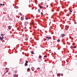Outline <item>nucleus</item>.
Returning <instances> with one entry per match:
<instances>
[{
  "label": "nucleus",
  "mask_w": 77,
  "mask_h": 77,
  "mask_svg": "<svg viewBox=\"0 0 77 77\" xmlns=\"http://www.w3.org/2000/svg\"><path fill=\"white\" fill-rule=\"evenodd\" d=\"M66 16H68V15H67Z\"/></svg>",
  "instance_id": "55"
},
{
  "label": "nucleus",
  "mask_w": 77,
  "mask_h": 77,
  "mask_svg": "<svg viewBox=\"0 0 77 77\" xmlns=\"http://www.w3.org/2000/svg\"><path fill=\"white\" fill-rule=\"evenodd\" d=\"M4 35H5V34H4Z\"/></svg>",
  "instance_id": "50"
},
{
  "label": "nucleus",
  "mask_w": 77,
  "mask_h": 77,
  "mask_svg": "<svg viewBox=\"0 0 77 77\" xmlns=\"http://www.w3.org/2000/svg\"><path fill=\"white\" fill-rule=\"evenodd\" d=\"M37 69H40V68H39V67H38V68H37Z\"/></svg>",
  "instance_id": "19"
},
{
  "label": "nucleus",
  "mask_w": 77,
  "mask_h": 77,
  "mask_svg": "<svg viewBox=\"0 0 77 77\" xmlns=\"http://www.w3.org/2000/svg\"><path fill=\"white\" fill-rule=\"evenodd\" d=\"M41 56L40 55H39V59H41Z\"/></svg>",
  "instance_id": "15"
},
{
  "label": "nucleus",
  "mask_w": 77,
  "mask_h": 77,
  "mask_svg": "<svg viewBox=\"0 0 77 77\" xmlns=\"http://www.w3.org/2000/svg\"><path fill=\"white\" fill-rule=\"evenodd\" d=\"M44 40H45V41H46V40H47V39L46 38H45L44 39Z\"/></svg>",
  "instance_id": "24"
},
{
  "label": "nucleus",
  "mask_w": 77,
  "mask_h": 77,
  "mask_svg": "<svg viewBox=\"0 0 77 77\" xmlns=\"http://www.w3.org/2000/svg\"><path fill=\"white\" fill-rule=\"evenodd\" d=\"M14 77H17V75L16 74H15L14 75Z\"/></svg>",
  "instance_id": "12"
},
{
  "label": "nucleus",
  "mask_w": 77,
  "mask_h": 77,
  "mask_svg": "<svg viewBox=\"0 0 77 77\" xmlns=\"http://www.w3.org/2000/svg\"><path fill=\"white\" fill-rule=\"evenodd\" d=\"M74 48H76V46H75L74 47Z\"/></svg>",
  "instance_id": "25"
},
{
  "label": "nucleus",
  "mask_w": 77,
  "mask_h": 77,
  "mask_svg": "<svg viewBox=\"0 0 77 77\" xmlns=\"http://www.w3.org/2000/svg\"><path fill=\"white\" fill-rule=\"evenodd\" d=\"M46 7H47V8H48V5H47L46 6Z\"/></svg>",
  "instance_id": "31"
},
{
  "label": "nucleus",
  "mask_w": 77,
  "mask_h": 77,
  "mask_svg": "<svg viewBox=\"0 0 77 77\" xmlns=\"http://www.w3.org/2000/svg\"><path fill=\"white\" fill-rule=\"evenodd\" d=\"M46 39H51V38L50 37H46Z\"/></svg>",
  "instance_id": "2"
},
{
  "label": "nucleus",
  "mask_w": 77,
  "mask_h": 77,
  "mask_svg": "<svg viewBox=\"0 0 77 77\" xmlns=\"http://www.w3.org/2000/svg\"><path fill=\"white\" fill-rule=\"evenodd\" d=\"M15 73H17V70H16L15 71Z\"/></svg>",
  "instance_id": "16"
},
{
  "label": "nucleus",
  "mask_w": 77,
  "mask_h": 77,
  "mask_svg": "<svg viewBox=\"0 0 77 77\" xmlns=\"http://www.w3.org/2000/svg\"><path fill=\"white\" fill-rule=\"evenodd\" d=\"M8 17H9V15H8Z\"/></svg>",
  "instance_id": "42"
},
{
  "label": "nucleus",
  "mask_w": 77,
  "mask_h": 77,
  "mask_svg": "<svg viewBox=\"0 0 77 77\" xmlns=\"http://www.w3.org/2000/svg\"><path fill=\"white\" fill-rule=\"evenodd\" d=\"M28 40V38H27V39H26V41H27Z\"/></svg>",
  "instance_id": "33"
},
{
  "label": "nucleus",
  "mask_w": 77,
  "mask_h": 77,
  "mask_svg": "<svg viewBox=\"0 0 77 77\" xmlns=\"http://www.w3.org/2000/svg\"><path fill=\"white\" fill-rule=\"evenodd\" d=\"M1 36H4V35L3 34H2L1 35Z\"/></svg>",
  "instance_id": "21"
},
{
  "label": "nucleus",
  "mask_w": 77,
  "mask_h": 77,
  "mask_svg": "<svg viewBox=\"0 0 77 77\" xmlns=\"http://www.w3.org/2000/svg\"><path fill=\"white\" fill-rule=\"evenodd\" d=\"M38 11H39V9H38Z\"/></svg>",
  "instance_id": "49"
},
{
  "label": "nucleus",
  "mask_w": 77,
  "mask_h": 77,
  "mask_svg": "<svg viewBox=\"0 0 77 77\" xmlns=\"http://www.w3.org/2000/svg\"><path fill=\"white\" fill-rule=\"evenodd\" d=\"M61 36H62V37H64V36H65V34H62L61 35Z\"/></svg>",
  "instance_id": "5"
},
{
  "label": "nucleus",
  "mask_w": 77,
  "mask_h": 77,
  "mask_svg": "<svg viewBox=\"0 0 77 77\" xmlns=\"http://www.w3.org/2000/svg\"><path fill=\"white\" fill-rule=\"evenodd\" d=\"M5 4H3V6H5Z\"/></svg>",
  "instance_id": "39"
},
{
  "label": "nucleus",
  "mask_w": 77,
  "mask_h": 77,
  "mask_svg": "<svg viewBox=\"0 0 77 77\" xmlns=\"http://www.w3.org/2000/svg\"><path fill=\"white\" fill-rule=\"evenodd\" d=\"M47 57V56H44V57Z\"/></svg>",
  "instance_id": "29"
},
{
  "label": "nucleus",
  "mask_w": 77,
  "mask_h": 77,
  "mask_svg": "<svg viewBox=\"0 0 77 77\" xmlns=\"http://www.w3.org/2000/svg\"><path fill=\"white\" fill-rule=\"evenodd\" d=\"M26 63H29V62H28V61H26Z\"/></svg>",
  "instance_id": "18"
},
{
  "label": "nucleus",
  "mask_w": 77,
  "mask_h": 77,
  "mask_svg": "<svg viewBox=\"0 0 77 77\" xmlns=\"http://www.w3.org/2000/svg\"><path fill=\"white\" fill-rule=\"evenodd\" d=\"M54 53L55 54H56V53L55 52H54Z\"/></svg>",
  "instance_id": "28"
},
{
  "label": "nucleus",
  "mask_w": 77,
  "mask_h": 77,
  "mask_svg": "<svg viewBox=\"0 0 77 77\" xmlns=\"http://www.w3.org/2000/svg\"><path fill=\"white\" fill-rule=\"evenodd\" d=\"M0 39L1 41H2V40H3V38H2V37H0Z\"/></svg>",
  "instance_id": "8"
},
{
  "label": "nucleus",
  "mask_w": 77,
  "mask_h": 77,
  "mask_svg": "<svg viewBox=\"0 0 77 77\" xmlns=\"http://www.w3.org/2000/svg\"><path fill=\"white\" fill-rule=\"evenodd\" d=\"M31 69H32V68H31Z\"/></svg>",
  "instance_id": "53"
},
{
  "label": "nucleus",
  "mask_w": 77,
  "mask_h": 77,
  "mask_svg": "<svg viewBox=\"0 0 77 77\" xmlns=\"http://www.w3.org/2000/svg\"><path fill=\"white\" fill-rule=\"evenodd\" d=\"M31 54H35V53H34V52H33V51L31 52Z\"/></svg>",
  "instance_id": "13"
},
{
  "label": "nucleus",
  "mask_w": 77,
  "mask_h": 77,
  "mask_svg": "<svg viewBox=\"0 0 77 77\" xmlns=\"http://www.w3.org/2000/svg\"><path fill=\"white\" fill-rule=\"evenodd\" d=\"M24 20V19H21V21H23V20Z\"/></svg>",
  "instance_id": "30"
},
{
  "label": "nucleus",
  "mask_w": 77,
  "mask_h": 77,
  "mask_svg": "<svg viewBox=\"0 0 77 77\" xmlns=\"http://www.w3.org/2000/svg\"><path fill=\"white\" fill-rule=\"evenodd\" d=\"M39 12H40L41 11H38Z\"/></svg>",
  "instance_id": "46"
},
{
  "label": "nucleus",
  "mask_w": 77,
  "mask_h": 77,
  "mask_svg": "<svg viewBox=\"0 0 77 77\" xmlns=\"http://www.w3.org/2000/svg\"><path fill=\"white\" fill-rule=\"evenodd\" d=\"M21 27H23V25H21Z\"/></svg>",
  "instance_id": "48"
},
{
  "label": "nucleus",
  "mask_w": 77,
  "mask_h": 77,
  "mask_svg": "<svg viewBox=\"0 0 77 77\" xmlns=\"http://www.w3.org/2000/svg\"><path fill=\"white\" fill-rule=\"evenodd\" d=\"M2 38L3 39V38H4V37H3V36H2Z\"/></svg>",
  "instance_id": "38"
},
{
  "label": "nucleus",
  "mask_w": 77,
  "mask_h": 77,
  "mask_svg": "<svg viewBox=\"0 0 77 77\" xmlns=\"http://www.w3.org/2000/svg\"><path fill=\"white\" fill-rule=\"evenodd\" d=\"M27 71H30V68H28L27 69Z\"/></svg>",
  "instance_id": "9"
},
{
  "label": "nucleus",
  "mask_w": 77,
  "mask_h": 77,
  "mask_svg": "<svg viewBox=\"0 0 77 77\" xmlns=\"http://www.w3.org/2000/svg\"><path fill=\"white\" fill-rule=\"evenodd\" d=\"M58 50H60V48H58Z\"/></svg>",
  "instance_id": "45"
},
{
  "label": "nucleus",
  "mask_w": 77,
  "mask_h": 77,
  "mask_svg": "<svg viewBox=\"0 0 77 77\" xmlns=\"http://www.w3.org/2000/svg\"><path fill=\"white\" fill-rule=\"evenodd\" d=\"M26 20H28V18L27 17H26Z\"/></svg>",
  "instance_id": "27"
},
{
  "label": "nucleus",
  "mask_w": 77,
  "mask_h": 77,
  "mask_svg": "<svg viewBox=\"0 0 77 77\" xmlns=\"http://www.w3.org/2000/svg\"><path fill=\"white\" fill-rule=\"evenodd\" d=\"M14 8H17V6H14Z\"/></svg>",
  "instance_id": "32"
},
{
  "label": "nucleus",
  "mask_w": 77,
  "mask_h": 77,
  "mask_svg": "<svg viewBox=\"0 0 77 77\" xmlns=\"http://www.w3.org/2000/svg\"><path fill=\"white\" fill-rule=\"evenodd\" d=\"M7 69H8V68H6L5 69L6 70H7Z\"/></svg>",
  "instance_id": "37"
},
{
  "label": "nucleus",
  "mask_w": 77,
  "mask_h": 77,
  "mask_svg": "<svg viewBox=\"0 0 77 77\" xmlns=\"http://www.w3.org/2000/svg\"><path fill=\"white\" fill-rule=\"evenodd\" d=\"M30 28H31L30 27H29V29H30Z\"/></svg>",
  "instance_id": "51"
},
{
  "label": "nucleus",
  "mask_w": 77,
  "mask_h": 77,
  "mask_svg": "<svg viewBox=\"0 0 77 77\" xmlns=\"http://www.w3.org/2000/svg\"><path fill=\"white\" fill-rule=\"evenodd\" d=\"M32 70V71H34V70L33 69Z\"/></svg>",
  "instance_id": "41"
},
{
  "label": "nucleus",
  "mask_w": 77,
  "mask_h": 77,
  "mask_svg": "<svg viewBox=\"0 0 77 77\" xmlns=\"http://www.w3.org/2000/svg\"><path fill=\"white\" fill-rule=\"evenodd\" d=\"M60 39H58L57 40V42H60Z\"/></svg>",
  "instance_id": "7"
},
{
  "label": "nucleus",
  "mask_w": 77,
  "mask_h": 77,
  "mask_svg": "<svg viewBox=\"0 0 77 77\" xmlns=\"http://www.w3.org/2000/svg\"><path fill=\"white\" fill-rule=\"evenodd\" d=\"M0 5H1V6H2V5H3V4H0Z\"/></svg>",
  "instance_id": "26"
},
{
  "label": "nucleus",
  "mask_w": 77,
  "mask_h": 77,
  "mask_svg": "<svg viewBox=\"0 0 77 77\" xmlns=\"http://www.w3.org/2000/svg\"><path fill=\"white\" fill-rule=\"evenodd\" d=\"M51 6H53L52 5H51Z\"/></svg>",
  "instance_id": "40"
},
{
  "label": "nucleus",
  "mask_w": 77,
  "mask_h": 77,
  "mask_svg": "<svg viewBox=\"0 0 77 77\" xmlns=\"http://www.w3.org/2000/svg\"><path fill=\"white\" fill-rule=\"evenodd\" d=\"M27 23H28V24L29 23H28L27 22H25V24H24L25 26H27Z\"/></svg>",
  "instance_id": "1"
},
{
  "label": "nucleus",
  "mask_w": 77,
  "mask_h": 77,
  "mask_svg": "<svg viewBox=\"0 0 77 77\" xmlns=\"http://www.w3.org/2000/svg\"><path fill=\"white\" fill-rule=\"evenodd\" d=\"M41 14L42 15H43V13H42V12H41Z\"/></svg>",
  "instance_id": "20"
},
{
  "label": "nucleus",
  "mask_w": 77,
  "mask_h": 77,
  "mask_svg": "<svg viewBox=\"0 0 77 77\" xmlns=\"http://www.w3.org/2000/svg\"><path fill=\"white\" fill-rule=\"evenodd\" d=\"M20 15H21V16L23 15V14H21V13H20Z\"/></svg>",
  "instance_id": "14"
},
{
  "label": "nucleus",
  "mask_w": 77,
  "mask_h": 77,
  "mask_svg": "<svg viewBox=\"0 0 77 77\" xmlns=\"http://www.w3.org/2000/svg\"><path fill=\"white\" fill-rule=\"evenodd\" d=\"M69 26H67V28H69Z\"/></svg>",
  "instance_id": "35"
},
{
  "label": "nucleus",
  "mask_w": 77,
  "mask_h": 77,
  "mask_svg": "<svg viewBox=\"0 0 77 77\" xmlns=\"http://www.w3.org/2000/svg\"><path fill=\"white\" fill-rule=\"evenodd\" d=\"M21 19H22V17H21Z\"/></svg>",
  "instance_id": "43"
},
{
  "label": "nucleus",
  "mask_w": 77,
  "mask_h": 77,
  "mask_svg": "<svg viewBox=\"0 0 77 77\" xmlns=\"http://www.w3.org/2000/svg\"><path fill=\"white\" fill-rule=\"evenodd\" d=\"M6 74V72H5L4 73V74Z\"/></svg>",
  "instance_id": "36"
},
{
  "label": "nucleus",
  "mask_w": 77,
  "mask_h": 77,
  "mask_svg": "<svg viewBox=\"0 0 77 77\" xmlns=\"http://www.w3.org/2000/svg\"><path fill=\"white\" fill-rule=\"evenodd\" d=\"M0 7H1V5H0Z\"/></svg>",
  "instance_id": "52"
},
{
  "label": "nucleus",
  "mask_w": 77,
  "mask_h": 77,
  "mask_svg": "<svg viewBox=\"0 0 77 77\" xmlns=\"http://www.w3.org/2000/svg\"><path fill=\"white\" fill-rule=\"evenodd\" d=\"M33 18H34V17H33Z\"/></svg>",
  "instance_id": "54"
},
{
  "label": "nucleus",
  "mask_w": 77,
  "mask_h": 77,
  "mask_svg": "<svg viewBox=\"0 0 77 77\" xmlns=\"http://www.w3.org/2000/svg\"><path fill=\"white\" fill-rule=\"evenodd\" d=\"M8 75H11V73L9 72L8 73Z\"/></svg>",
  "instance_id": "11"
},
{
  "label": "nucleus",
  "mask_w": 77,
  "mask_h": 77,
  "mask_svg": "<svg viewBox=\"0 0 77 77\" xmlns=\"http://www.w3.org/2000/svg\"><path fill=\"white\" fill-rule=\"evenodd\" d=\"M64 0V1H65V0Z\"/></svg>",
  "instance_id": "56"
},
{
  "label": "nucleus",
  "mask_w": 77,
  "mask_h": 77,
  "mask_svg": "<svg viewBox=\"0 0 77 77\" xmlns=\"http://www.w3.org/2000/svg\"><path fill=\"white\" fill-rule=\"evenodd\" d=\"M9 72V70H7L6 71V72Z\"/></svg>",
  "instance_id": "17"
},
{
  "label": "nucleus",
  "mask_w": 77,
  "mask_h": 77,
  "mask_svg": "<svg viewBox=\"0 0 77 77\" xmlns=\"http://www.w3.org/2000/svg\"><path fill=\"white\" fill-rule=\"evenodd\" d=\"M27 28V27H25L24 28V29H26Z\"/></svg>",
  "instance_id": "22"
},
{
  "label": "nucleus",
  "mask_w": 77,
  "mask_h": 77,
  "mask_svg": "<svg viewBox=\"0 0 77 77\" xmlns=\"http://www.w3.org/2000/svg\"><path fill=\"white\" fill-rule=\"evenodd\" d=\"M39 7H40L41 8H43V7L42 6H41L39 5Z\"/></svg>",
  "instance_id": "10"
},
{
  "label": "nucleus",
  "mask_w": 77,
  "mask_h": 77,
  "mask_svg": "<svg viewBox=\"0 0 77 77\" xmlns=\"http://www.w3.org/2000/svg\"><path fill=\"white\" fill-rule=\"evenodd\" d=\"M60 74L58 73L57 74V76H58V77H60Z\"/></svg>",
  "instance_id": "4"
},
{
  "label": "nucleus",
  "mask_w": 77,
  "mask_h": 77,
  "mask_svg": "<svg viewBox=\"0 0 77 77\" xmlns=\"http://www.w3.org/2000/svg\"><path fill=\"white\" fill-rule=\"evenodd\" d=\"M2 76H4V75H3Z\"/></svg>",
  "instance_id": "47"
},
{
  "label": "nucleus",
  "mask_w": 77,
  "mask_h": 77,
  "mask_svg": "<svg viewBox=\"0 0 77 77\" xmlns=\"http://www.w3.org/2000/svg\"><path fill=\"white\" fill-rule=\"evenodd\" d=\"M23 17H24V16H23Z\"/></svg>",
  "instance_id": "57"
},
{
  "label": "nucleus",
  "mask_w": 77,
  "mask_h": 77,
  "mask_svg": "<svg viewBox=\"0 0 77 77\" xmlns=\"http://www.w3.org/2000/svg\"><path fill=\"white\" fill-rule=\"evenodd\" d=\"M11 27H12L11 26H9V27H8L9 29H11Z\"/></svg>",
  "instance_id": "3"
},
{
  "label": "nucleus",
  "mask_w": 77,
  "mask_h": 77,
  "mask_svg": "<svg viewBox=\"0 0 77 77\" xmlns=\"http://www.w3.org/2000/svg\"><path fill=\"white\" fill-rule=\"evenodd\" d=\"M69 12H72V11L70 10Z\"/></svg>",
  "instance_id": "23"
},
{
  "label": "nucleus",
  "mask_w": 77,
  "mask_h": 77,
  "mask_svg": "<svg viewBox=\"0 0 77 77\" xmlns=\"http://www.w3.org/2000/svg\"><path fill=\"white\" fill-rule=\"evenodd\" d=\"M61 76H63V74H61Z\"/></svg>",
  "instance_id": "34"
},
{
  "label": "nucleus",
  "mask_w": 77,
  "mask_h": 77,
  "mask_svg": "<svg viewBox=\"0 0 77 77\" xmlns=\"http://www.w3.org/2000/svg\"><path fill=\"white\" fill-rule=\"evenodd\" d=\"M53 11H53V10H52V12H53Z\"/></svg>",
  "instance_id": "44"
},
{
  "label": "nucleus",
  "mask_w": 77,
  "mask_h": 77,
  "mask_svg": "<svg viewBox=\"0 0 77 77\" xmlns=\"http://www.w3.org/2000/svg\"><path fill=\"white\" fill-rule=\"evenodd\" d=\"M27 63H26L25 64V66H27Z\"/></svg>",
  "instance_id": "6"
}]
</instances>
